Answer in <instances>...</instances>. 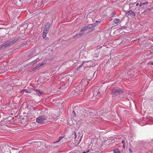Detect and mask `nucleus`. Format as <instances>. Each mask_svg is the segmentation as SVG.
Segmentation results:
<instances>
[{"instance_id": "1", "label": "nucleus", "mask_w": 153, "mask_h": 153, "mask_svg": "<svg viewBox=\"0 0 153 153\" xmlns=\"http://www.w3.org/2000/svg\"><path fill=\"white\" fill-rule=\"evenodd\" d=\"M10 148L8 144L3 142L0 143V153H10Z\"/></svg>"}, {"instance_id": "2", "label": "nucleus", "mask_w": 153, "mask_h": 153, "mask_svg": "<svg viewBox=\"0 0 153 153\" xmlns=\"http://www.w3.org/2000/svg\"><path fill=\"white\" fill-rule=\"evenodd\" d=\"M84 88H83L82 86L79 87V85H78L76 87V89L71 92V94L76 96L82 94L83 92L84 91Z\"/></svg>"}, {"instance_id": "3", "label": "nucleus", "mask_w": 153, "mask_h": 153, "mask_svg": "<svg viewBox=\"0 0 153 153\" xmlns=\"http://www.w3.org/2000/svg\"><path fill=\"white\" fill-rule=\"evenodd\" d=\"M102 94L100 91V90L99 89H97V88L94 89L92 91V94H90L89 95V97L91 98V97H94L95 98L98 99L99 98L101 97H102Z\"/></svg>"}, {"instance_id": "4", "label": "nucleus", "mask_w": 153, "mask_h": 153, "mask_svg": "<svg viewBox=\"0 0 153 153\" xmlns=\"http://www.w3.org/2000/svg\"><path fill=\"white\" fill-rule=\"evenodd\" d=\"M47 117L44 115L39 116L36 118V122L38 123L42 124L48 122Z\"/></svg>"}, {"instance_id": "5", "label": "nucleus", "mask_w": 153, "mask_h": 153, "mask_svg": "<svg viewBox=\"0 0 153 153\" xmlns=\"http://www.w3.org/2000/svg\"><path fill=\"white\" fill-rule=\"evenodd\" d=\"M123 91L120 88H115L111 90V94L113 97L116 96L117 95H120L123 93Z\"/></svg>"}, {"instance_id": "6", "label": "nucleus", "mask_w": 153, "mask_h": 153, "mask_svg": "<svg viewBox=\"0 0 153 153\" xmlns=\"http://www.w3.org/2000/svg\"><path fill=\"white\" fill-rule=\"evenodd\" d=\"M90 80L86 79H82L81 82L79 84V87L82 86L83 88H85L88 84Z\"/></svg>"}, {"instance_id": "7", "label": "nucleus", "mask_w": 153, "mask_h": 153, "mask_svg": "<svg viewBox=\"0 0 153 153\" xmlns=\"http://www.w3.org/2000/svg\"><path fill=\"white\" fill-rule=\"evenodd\" d=\"M12 45L10 41H8L5 43L4 45H0V50L3 49L6 47H10Z\"/></svg>"}, {"instance_id": "8", "label": "nucleus", "mask_w": 153, "mask_h": 153, "mask_svg": "<svg viewBox=\"0 0 153 153\" xmlns=\"http://www.w3.org/2000/svg\"><path fill=\"white\" fill-rule=\"evenodd\" d=\"M50 27V23L49 22H48L47 23L45 27V28L44 30V32L45 33H48Z\"/></svg>"}, {"instance_id": "9", "label": "nucleus", "mask_w": 153, "mask_h": 153, "mask_svg": "<svg viewBox=\"0 0 153 153\" xmlns=\"http://www.w3.org/2000/svg\"><path fill=\"white\" fill-rule=\"evenodd\" d=\"M20 39V36H18L16 37L15 38H14L13 40L11 41H10L11 44L12 45H13L17 41L19 40Z\"/></svg>"}, {"instance_id": "10", "label": "nucleus", "mask_w": 153, "mask_h": 153, "mask_svg": "<svg viewBox=\"0 0 153 153\" xmlns=\"http://www.w3.org/2000/svg\"><path fill=\"white\" fill-rule=\"evenodd\" d=\"M125 14L127 16H129L131 14L134 17H135L136 16L135 13L131 10L126 12Z\"/></svg>"}, {"instance_id": "11", "label": "nucleus", "mask_w": 153, "mask_h": 153, "mask_svg": "<svg viewBox=\"0 0 153 153\" xmlns=\"http://www.w3.org/2000/svg\"><path fill=\"white\" fill-rule=\"evenodd\" d=\"M146 55L147 57L148 58L152 57L153 56V50L150 51L149 52H148Z\"/></svg>"}, {"instance_id": "12", "label": "nucleus", "mask_w": 153, "mask_h": 153, "mask_svg": "<svg viewBox=\"0 0 153 153\" xmlns=\"http://www.w3.org/2000/svg\"><path fill=\"white\" fill-rule=\"evenodd\" d=\"M87 68L92 67L94 64L93 62L91 61L87 62Z\"/></svg>"}, {"instance_id": "13", "label": "nucleus", "mask_w": 153, "mask_h": 153, "mask_svg": "<svg viewBox=\"0 0 153 153\" xmlns=\"http://www.w3.org/2000/svg\"><path fill=\"white\" fill-rule=\"evenodd\" d=\"M150 13L149 8L148 9L145 10L142 13L144 15H147L149 14Z\"/></svg>"}, {"instance_id": "14", "label": "nucleus", "mask_w": 153, "mask_h": 153, "mask_svg": "<svg viewBox=\"0 0 153 153\" xmlns=\"http://www.w3.org/2000/svg\"><path fill=\"white\" fill-rule=\"evenodd\" d=\"M86 113L89 115L91 118H94L96 116V115L95 114H94L93 113L91 112H86Z\"/></svg>"}, {"instance_id": "15", "label": "nucleus", "mask_w": 153, "mask_h": 153, "mask_svg": "<svg viewBox=\"0 0 153 153\" xmlns=\"http://www.w3.org/2000/svg\"><path fill=\"white\" fill-rule=\"evenodd\" d=\"M88 28H90V27H89L88 26V25L87 26H84L80 30V31L81 32H82L86 30Z\"/></svg>"}, {"instance_id": "16", "label": "nucleus", "mask_w": 153, "mask_h": 153, "mask_svg": "<svg viewBox=\"0 0 153 153\" xmlns=\"http://www.w3.org/2000/svg\"><path fill=\"white\" fill-rule=\"evenodd\" d=\"M74 136H75V140H77L78 139H79V140L78 142H79L80 143V141H81V140L82 137H81V136H79L78 137L77 139H76L77 135H76V133L75 132H74Z\"/></svg>"}, {"instance_id": "17", "label": "nucleus", "mask_w": 153, "mask_h": 153, "mask_svg": "<svg viewBox=\"0 0 153 153\" xmlns=\"http://www.w3.org/2000/svg\"><path fill=\"white\" fill-rule=\"evenodd\" d=\"M35 51H31L28 55V57H30L32 56H35Z\"/></svg>"}, {"instance_id": "18", "label": "nucleus", "mask_w": 153, "mask_h": 153, "mask_svg": "<svg viewBox=\"0 0 153 153\" xmlns=\"http://www.w3.org/2000/svg\"><path fill=\"white\" fill-rule=\"evenodd\" d=\"M39 59V58H37L35 60L32 61L31 62H30V65H33L35 63H36L37 62V59Z\"/></svg>"}, {"instance_id": "19", "label": "nucleus", "mask_w": 153, "mask_h": 153, "mask_svg": "<svg viewBox=\"0 0 153 153\" xmlns=\"http://www.w3.org/2000/svg\"><path fill=\"white\" fill-rule=\"evenodd\" d=\"M81 66L82 67H85V68H87V62L85 61L83 62Z\"/></svg>"}, {"instance_id": "20", "label": "nucleus", "mask_w": 153, "mask_h": 153, "mask_svg": "<svg viewBox=\"0 0 153 153\" xmlns=\"http://www.w3.org/2000/svg\"><path fill=\"white\" fill-rule=\"evenodd\" d=\"M97 25L96 24L94 23L91 24H89L88 25V26L89 27H90V28H92V27H95Z\"/></svg>"}, {"instance_id": "21", "label": "nucleus", "mask_w": 153, "mask_h": 153, "mask_svg": "<svg viewBox=\"0 0 153 153\" xmlns=\"http://www.w3.org/2000/svg\"><path fill=\"white\" fill-rule=\"evenodd\" d=\"M45 63L46 62L45 61H44L42 62V63L39 64L37 65L39 68L40 67H41L43 65H44L45 64Z\"/></svg>"}, {"instance_id": "22", "label": "nucleus", "mask_w": 153, "mask_h": 153, "mask_svg": "<svg viewBox=\"0 0 153 153\" xmlns=\"http://www.w3.org/2000/svg\"><path fill=\"white\" fill-rule=\"evenodd\" d=\"M148 1H146V2H140V6H142L143 5H145L146 4H148Z\"/></svg>"}, {"instance_id": "23", "label": "nucleus", "mask_w": 153, "mask_h": 153, "mask_svg": "<svg viewBox=\"0 0 153 153\" xmlns=\"http://www.w3.org/2000/svg\"><path fill=\"white\" fill-rule=\"evenodd\" d=\"M114 153H120V151L118 149H117L114 151Z\"/></svg>"}, {"instance_id": "24", "label": "nucleus", "mask_w": 153, "mask_h": 153, "mask_svg": "<svg viewBox=\"0 0 153 153\" xmlns=\"http://www.w3.org/2000/svg\"><path fill=\"white\" fill-rule=\"evenodd\" d=\"M120 22V20L119 19H114V22L115 24H117L118 23Z\"/></svg>"}, {"instance_id": "25", "label": "nucleus", "mask_w": 153, "mask_h": 153, "mask_svg": "<svg viewBox=\"0 0 153 153\" xmlns=\"http://www.w3.org/2000/svg\"><path fill=\"white\" fill-rule=\"evenodd\" d=\"M36 92L37 95L39 96H40L41 95V94H42V91H40L39 90L36 91Z\"/></svg>"}, {"instance_id": "26", "label": "nucleus", "mask_w": 153, "mask_h": 153, "mask_svg": "<svg viewBox=\"0 0 153 153\" xmlns=\"http://www.w3.org/2000/svg\"><path fill=\"white\" fill-rule=\"evenodd\" d=\"M42 149V148L40 147H39L37 148L36 149V151L38 152H41V150Z\"/></svg>"}, {"instance_id": "27", "label": "nucleus", "mask_w": 153, "mask_h": 153, "mask_svg": "<svg viewBox=\"0 0 153 153\" xmlns=\"http://www.w3.org/2000/svg\"><path fill=\"white\" fill-rule=\"evenodd\" d=\"M64 138V136L59 137V139L57 141H56L55 142H54V143H58V142H59V141H60L62 139V138Z\"/></svg>"}, {"instance_id": "28", "label": "nucleus", "mask_w": 153, "mask_h": 153, "mask_svg": "<svg viewBox=\"0 0 153 153\" xmlns=\"http://www.w3.org/2000/svg\"><path fill=\"white\" fill-rule=\"evenodd\" d=\"M82 35V34L81 33H79L77 34H76L75 36L76 37H79Z\"/></svg>"}, {"instance_id": "29", "label": "nucleus", "mask_w": 153, "mask_h": 153, "mask_svg": "<svg viewBox=\"0 0 153 153\" xmlns=\"http://www.w3.org/2000/svg\"><path fill=\"white\" fill-rule=\"evenodd\" d=\"M47 33H45L43 32L42 34V37L43 38H45L46 37V34Z\"/></svg>"}, {"instance_id": "30", "label": "nucleus", "mask_w": 153, "mask_h": 153, "mask_svg": "<svg viewBox=\"0 0 153 153\" xmlns=\"http://www.w3.org/2000/svg\"><path fill=\"white\" fill-rule=\"evenodd\" d=\"M24 92H25V93H29L30 92V91L28 89H26L24 90Z\"/></svg>"}, {"instance_id": "31", "label": "nucleus", "mask_w": 153, "mask_h": 153, "mask_svg": "<svg viewBox=\"0 0 153 153\" xmlns=\"http://www.w3.org/2000/svg\"><path fill=\"white\" fill-rule=\"evenodd\" d=\"M33 0H23V1H26V2L27 3H30V2H31Z\"/></svg>"}, {"instance_id": "32", "label": "nucleus", "mask_w": 153, "mask_h": 153, "mask_svg": "<svg viewBox=\"0 0 153 153\" xmlns=\"http://www.w3.org/2000/svg\"><path fill=\"white\" fill-rule=\"evenodd\" d=\"M148 65H153V62L150 61L148 63Z\"/></svg>"}, {"instance_id": "33", "label": "nucleus", "mask_w": 153, "mask_h": 153, "mask_svg": "<svg viewBox=\"0 0 153 153\" xmlns=\"http://www.w3.org/2000/svg\"><path fill=\"white\" fill-rule=\"evenodd\" d=\"M38 68H39V67H38L37 65L35 67H34V68H33V71H35L37 69H38Z\"/></svg>"}, {"instance_id": "34", "label": "nucleus", "mask_w": 153, "mask_h": 153, "mask_svg": "<svg viewBox=\"0 0 153 153\" xmlns=\"http://www.w3.org/2000/svg\"><path fill=\"white\" fill-rule=\"evenodd\" d=\"M150 12L153 13V8H149Z\"/></svg>"}, {"instance_id": "35", "label": "nucleus", "mask_w": 153, "mask_h": 153, "mask_svg": "<svg viewBox=\"0 0 153 153\" xmlns=\"http://www.w3.org/2000/svg\"><path fill=\"white\" fill-rule=\"evenodd\" d=\"M114 15V13H113L112 12V13H111V14L110 17H113Z\"/></svg>"}, {"instance_id": "36", "label": "nucleus", "mask_w": 153, "mask_h": 153, "mask_svg": "<svg viewBox=\"0 0 153 153\" xmlns=\"http://www.w3.org/2000/svg\"><path fill=\"white\" fill-rule=\"evenodd\" d=\"M89 152V150L88 149L86 152H84L82 153H88Z\"/></svg>"}, {"instance_id": "37", "label": "nucleus", "mask_w": 153, "mask_h": 153, "mask_svg": "<svg viewBox=\"0 0 153 153\" xmlns=\"http://www.w3.org/2000/svg\"><path fill=\"white\" fill-rule=\"evenodd\" d=\"M128 150H129V153H131L132 152V151L131 149H128Z\"/></svg>"}, {"instance_id": "38", "label": "nucleus", "mask_w": 153, "mask_h": 153, "mask_svg": "<svg viewBox=\"0 0 153 153\" xmlns=\"http://www.w3.org/2000/svg\"><path fill=\"white\" fill-rule=\"evenodd\" d=\"M135 4V3H130V4H129V5H130V6H132V5H134V4Z\"/></svg>"}, {"instance_id": "39", "label": "nucleus", "mask_w": 153, "mask_h": 153, "mask_svg": "<svg viewBox=\"0 0 153 153\" xmlns=\"http://www.w3.org/2000/svg\"><path fill=\"white\" fill-rule=\"evenodd\" d=\"M45 39V40H49V38L48 37H45V38H44Z\"/></svg>"}, {"instance_id": "40", "label": "nucleus", "mask_w": 153, "mask_h": 153, "mask_svg": "<svg viewBox=\"0 0 153 153\" xmlns=\"http://www.w3.org/2000/svg\"><path fill=\"white\" fill-rule=\"evenodd\" d=\"M95 22H96V23H98L99 24H100V22H101V21H96Z\"/></svg>"}, {"instance_id": "41", "label": "nucleus", "mask_w": 153, "mask_h": 153, "mask_svg": "<svg viewBox=\"0 0 153 153\" xmlns=\"http://www.w3.org/2000/svg\"><path fill=\"white\" fill-rule=\"evenodd\" d=\"M122 143L123 144H125V141L124 140H122Z\"/></svg>"}, {"instance_id": "42", "label": "nucleus", "mask_w": 153, "mask_h": 153, "mask_svg": "<svg viewBox=\"0 0 153 153\" xmlns=\"http://www.w3.org/2000/svg\"><path fill=\"white\" fill-rule=\"evenodd\" d=\"M123 148L125 149V144H123Z\"/></svg>"}, {"instance_id": "43", "label": "nucleus", "mask_w": 153, "mask_h": 153, "mask_svg": "<svg viewBox=\"0 0 153 153\" xmlns=\"http://www.w3.org/2000/svg\"><path fill=\"white\" fill-rule=\"evenodd\" d=\"M139 3H137V4H136V6H138L139 5Z\"/></svg>"}, {"instance_id": "44", "label": "nucleus", "mask_w": 153, "mask_h": 153, "mask_svg": "<svg viewBox=\"0 0 153 153\" xmlns=\"http://www.w3.org/2000/svg\"><path fill=\"white\" fill-rule=\"evenodd\" d=\"M72 112H73V113H74V110H73V111H72Z\"/></svg>"}, {"instance_id": "45", "label": "nucleus", "mask_w": 153, "mask_h": 153, "mask_svg": "<svg viewBox=\"0 0 153 153\" xmlns=\"http://www.w3.org/2000/svg\"><path fill=\"white\" fill-rule=\"evenodd\" d=\"M36 3H37L36 2V3H35V5H36V4H37Z\"/></svg>"}, {"instance_id": "46", "label": "nucleus", "mask_w": 153, "mask_h": 153, "mask_svg": "<svg viewBox=\"0 0 153 153\" xmlns=\"http://www.w3.org/2000/svg\"><path fill=\"white\" fill-rule=\"evenodd\" d=\"M26 42H25V43L24 44H26Z\"/></svg>"}, {"instance_id": "47", "label": "nucleus", "mask_w": 153, "mask_h": 153, "mask_svg": "<svg viewBox=\"0 0 153 153\" xmlns=\"http://www.w3.org/2000/svg\"><path fill=\"white\" fill-rule=\"evenodd\" d=\"M19 1H21V0H19Z\"/></svg>"}, {"instance_id": "48", "label": "nucleus", "mask_w": 153, "mask_h": 153, "mask_svg": "<svg viewBox=\"0 0 153 153\" xmlns=\"http://www.w3.org/2000/svg\"><path fill=\"white\" fill-rule=\"evenodd\" d=\"M140 39H138V40H139Z\"/></svg>"}, {"instance_id": "49", "label": "nucleus", "mask_w": 153, "mask_h": 153, "mask_svg": "<svg viewBox=\"0 0 153 153\" xmlns=\"http://www.w3.org/2000/svg\"><path fill=\"white\" fill-rule=\"evenodd\" d=\"M1 38V37L0 36V38Z\"/></svg>"}]
</instances>
